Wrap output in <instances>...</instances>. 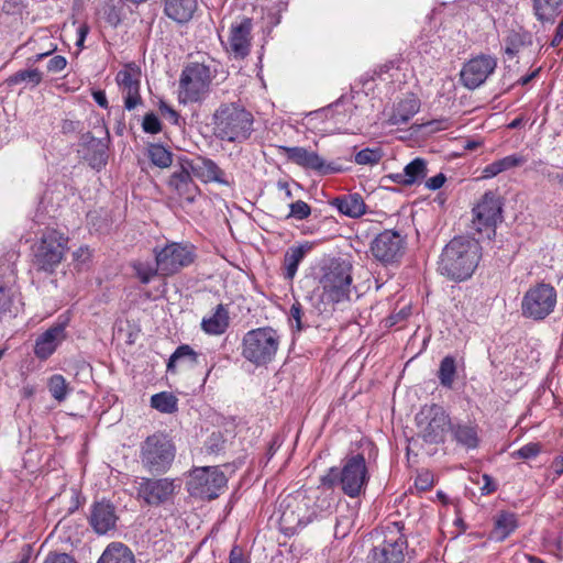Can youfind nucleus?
<instances>
[{
	"instance_id": "nucleus-1",
	"label": "nucleus",
	"mask_w": 563,
	"mask_h": 563,
	"mask_svg": "<svg viewBox=\"0 0 563 563\" xmlns=\"http://www.w3.org/2000/svg\"><path fill=\"white\" fill-rule=\"evenodd\" d=\"M371 479L364 452L346 454L340 467H330L320 477V485L327 489L339 487L350 498H358L365 494Z\"/></svg>"
},
{
	"instance_id": "nucleus-2",
	"label": "nucleus",
	"mask_w": 563,
	"mask_h": 563,
	"mask_svg": "<svg viewBox=\"0 0 563 563\" xmlns=\"http://www.w3.org/2000/svg\"><path fill=\"white\" fill-rule=\"evenodd\" d=\"M482 247L475 239L453 238L442 250L438 271L453 282L468 279L482 257Z\"/></svg>"
},
{
	"instance_id": "nucleus-3",
	"label": "nucleus",
	"mask_w": 563,
	"mask_h": 563,
	"mask_svg": "<svg viewBox=\"0 0 563 563\" xmlns=\"http://www.w3.org/2000/svg\"><path fill=\"white\" fill-rule=\"evenodd\" d=\"M211 120L213 135L222 142L243 143L254 131V117L241 101L221 102Z\"/></svg>"
},
{
	"instance_id": "nucleus-4",
	"label": "nucleus",
	"mask_w": 563,
	"mask_h": 563,
	"mask_svg": "<svg viewBox=\"0 0 563 563\" xmlns=\"http://www.w3.org/2000/svg\"><path fill=\"white\" fill-rule=\"evenodd\" d=\"M217 73L213 60L188 63L179 77V102L184 104L203 102L210 93Z\"/></svg>"
},
{
	"instance_id": "nucleus-5",
	"label": "nucleus",
	"mask_w": 563,
	"mask_h": 563,
	"mask_svg": "<svg viewBox=\"0 0 563 563\" xmlns=\"http://www.w3.org/2000/svg\"><path fill=\"white\" fill-rule=\"evenodd\" d=\"M352 265L345 261L334 260L323 268L319 280L320 299L323 303L350 301L353 289Z\"/></svg>"
},
{
	"instance_id": "nucleus-6",
	"label": "nucleus",
	"mask_w": 563,
	"mask_h": 563,
	"mask_svg": "<svg viewBox=\"0 0 563 563\" xmlns=\"http://www.w3.org/2000/svg\"><path fill=\"white\" fill-rule=\"evenodd\" d=\"M176 455L173 440L164 432L148 435L140 445V461L142 466L152 474L166 473Z\"/></svg>"
},
{
	"instance_id": "nucleus-7",
	"label": "nucleus",
	"mask_w": 563,
	"mask_h": 563,
	"mask_svg": "<svg viewBox=\"0 0 563 563\" xmlns=\"http://www.w3.org/2000/svg\"><path fill=\"white\" fill-rule=\"evenodd\" d=\"M280 336L271 327L250 330L242 341V355L256 366L271 363L279 349Z\"/></svg>"
},
{
	"instance_id": "nucleus-8",
	"label": "nucleus",
	"mask_w": 563,
	"mask_h": 563,
	"mask_svg": "<svg viewBox=\"0 0 563 563\" xmlns=\"http://www.w3.org/2000/svg\"><path fill=\"white\" fill-rule=\"evenodd\" d=\"M68 250V238L57 230H46L33 245V266L41 272L52 274L62 263Z\"/></svg>"
},
{
	"instance_id": "nucleus-9",
	"label": "nucleus",
	"mask_w": 563,
	"mask_h": 563,
	"mask_svg": "<svg viewBox=\"0 0 563 563\" xmlns=\"http://www.w3.org/2000/svg\"><path fill=\"white\" fill-rule=\"evenodd\" d=\"M279 529L285 536H294L307 527L316 518L309 506V499L298 496H286L278 505Z\"/></svg>"
},
{
	"instance_id": "nucleus-10",
	"label": "nucleus",
	"mask_w": 563,
	"mask_h": 563,
	"mask_svg": "<svg viewBox=\"0 0 563 563\" xmlns=\"http://www.w3.org/2000/svg\"><path fill=\"white\" fill-rule=\"evenodd\" d=\"M556 289L548 283L540 282L528 288L521 299V314L526 319L542 321L555 309Z\"/></svg>"
},
{
	"instance_id": "nucleus-11",
	"label": "nucleus",
	"mask_w": 563,
	"mask_h": 563,
	"mask_svg": "<svg viewBox=\"0 0 563 563\" xmlns=\"http://www.w3.org/2000/svg\"><path fill=\"white\" fill-rule=\"evenodd\" d=\"M228 478L219 466L195 467L187 482L190 496L203 500H212L220 496L227 487Z\"/></svg>"
},
{
	"instance_id": "nucleus-12",
	"label": "nucleus",
	"mask_w": 563,
	"mask_h": 563,
	"mask_svg": "<svg viewBox=\"0 0 563 563\" xmlns=\"http://www.w3.org/2000/svg\"><path fill=\"white\" fill-rule=\"evenodd\" d=\"M155 262L161 276L167 277L190 266L196 258L195 246L189 243L170 242L154 249Z\"/></svg>"
},
{
	"instance_id": "nucleus-13",
	"label": "nucleus",
	"mask_w": 563,
	"mask_h": 563,
	"mask_svg": "<svg viewBox=\"0 0 563 563\" xmlns=\"http://www.w3.org/2000/svg\"><path fill=\"white\" fill-rule=\"evenodd\" d=\"M402 528L399 522H393L386 528L385 538L372 549L368 563H406L408 541Z\"/></svg>"
},
{
	"instance_id": "nucleus-14",
	"label": "nucleus",
	"mask_w": 563,
	"mask_h": 563,
	"mask_svg": "<svg viewBox=\"0 0 563 563\" xmlns=\"http://www.w3.org/2000/svg\"><path fill=\"white\" fill-rule=\"evenodd\" d=\"M406 246V235L394 229H385L371 241L369 253L375 261L388 266L400 262Z\"/></svg>"
},
{
	"instance_id": "nucleus-15",
	"label": "nucleus",
	"mask_w": 563,
	"mask_h": 563,
	"mask_svg": "<svg viewBox=\"0 0 563 563\" xmlns=\"http://www.w3.org/2000/svg\"><path fill=\"white\" fill-rule=\"evenodd\" d=\"M416 420L421 438L430 444L444 442L445 433L452 423L450 416L439 405L424 406L416 416Z\"/></svg>"
},
{
	"instance_id": "nucleus-16",
	"label": "nucleus",
	"mask_w": 563,
	"mask_h": 563,
	"mask_svg": "<svg viewBox=\"0 0 563 563\" xmlns=\"http://www.w3.org/2000/svg\"><path fill=\"white\" fill-rule=\"evenodd\" d=\"M501 202L493 191L483 195L481 201L473 208L472 229L488 239L495 234L497 222L501 219Z\"/></svg>"
},
{
	"instance_id": "nucleus-17",
	"label": "nucleus",
	"mask_w": 563,
	"mask_h": 563,
	"mask_svg": "<svg viewBox=\"0 0 563 563\" xmlns=\"http://www.w3.org/2000/svg\"><path fill=\"white\" fill-rule=\"evenodd\" d=\"M175 479L141 477L136 486V497L147 506H159L175 494Z\"/></svg>"
},
{
	"instance_id": "nucleus-18",
	"label": "nucleus",
	"mask_w": 563,
	"mask_h": 563,
	"mask_svg": "<svg viewBox=\"0 0 563 563\" xmlns=\"http://www.w3.org/2000/svg\"><path fill=\"white\" fill-rule=\"evenodd\" d=\"M141 67L135 63L125 64L115 75V82L123 96L124 108L128 111L134 110L142 104L141 97Z\"/></svg>"
},
{
	"instance_id": "nucleus-19",
	"label": "nucleus",
	"mask_w": 563,
	"mask_h": 563,
	"mask_svg": "<svg viewBox=\"0 0 563 563\" xmlns=\"http://www.w3.org/2000/svg\"><path fill=\"white\" fill-rule=\"evenodd\" d=\"M282 152L287 159L306 169L317 172L319 175L341 173L343 168L335 163L325 162L318 153L300 146H282Z\"/></svg>"
},
{
	"instance_id": "nucleus-20",
	"label": "nucleus",
	"mask_w": 563,
	"mask_h": 563,
	"mask_svg": "<svg viewBox=\"0 0 563 563\" xmlns=\"http://www.w3.org/2000/svg\"><path fill=\"white\" fill-rule=\"evenodd\" d=\"M497 58L487 54H479L466 62L461 70V81L468 89L482 86L495 71Z\"/></svg>"
},
{
	"instance_id": "nucleus-21",
	"label": "nucleus",
	"mask_w": 563,
	"mask_h": 563,
	"mask_svg": "<svg viewBox=\"0 0 563 563\" xmlns=\"http://www.w3.org/2000/svg\"><path fill=\"white\" fill-rule=\"evenodd\" d=\"M252 29L253 21L246 16L231 24L228 49L235 58H244L250 54Z\"/></svg>"
},
{
	"instance_id": "nucleus-22",
	"label": "nucleus",
	"mask_w": 563,
	"mask_h": 563,
	"mask_svg": "<svg viewBox=\"0 0 563 563\" xmlns=\"http://www.w3.org/2000/svg\"><path fill=\"white\" fill-rule=\"evenodd\" d=\"M533 45V34L519 23H512L504 33L503 52L508 59L518 57Z\"/></svg>"
},
{
	"instance_id": "nucleus-23",
	"label": "nucleus",
	"mask_w": 563,
	"mask_h": 563,
	"mask_svg": "<svg viewBox=\"0 0 563 563\" xmlns=\"http://www.w3.org/2000/svg\"><path fill=\"white\" fill-rule=\"evenodd\" d=\"M66 322H57L53 324L35 340L34 355L38 360H47L66 340Z\"/></svg>"
},
{
	"instance_id": "nucleus-24",
	"label": "nucleus",
	"mask_w": 563,
	"mask_h": 563,
	"mask_svg": "<svg viewBox=\"0 0 563 563\" xmlns=\"http://www.w3.org/2000/svg\"><path fill=\"white\" fill-rule=\"evenodd\" d=\"M190 173L189 166L180 165V167L170 175L167 183L168 188L175 191L179 199L187 202H194L199 191Z\"/></svg>"
},
{
	"instance_id": "nucleus-25",
	"label": "nucleus",
	"mask_w": 563,
	"mask_h": 563,
	"mask_svg": "<svg viewBox=\"0 0 563 563\" xmlns=\"http://www.w3.org/2000/svg\"><path fill=\"white\" fill-rule=\"evenodd\" d=\"M118 516L110 501H97L92 505L89 522L98 534H106L115 528Z\"/></svg>"
},
{
	"instance_id": "nucleus-26",
	"label": "nucleus",
	"mask_w": 563,
	"mask_h": 563,
	"mask_svg": "<svg viewBox=\"0 0 563 563\" xmlns=\"http://www.w3.org/2000/svg\"><path fill=\"white\" fill-rule=\"evenodd\" d=\"M428 175L427 161L421 157H416L408 163L401 173H394L385 176L394 184L409 187L421 184Z\"/></svg>"
},
{
	"instance_id": "nucleus-27",
	"label": "nucleus",
	"mask_w": 563,
	"mask_h": 563,
	"mask_svg": "<svg viewBox=\"0 0 563 563\" xmlns=\"http://www.w3.org/2000/svg\"><path fill=\"white\" fill-rule=\"evenodd\" d=\"M449 431L455 443L466 451L476 450L479 446V427L475 422H452Z\"/></svg>"
},
{
	"instance_id": "nucleus-28",
	"label": "nucleus",
	"mask_w": 563,
	"mask_h": 563,
	"mask_svg": "<svg viewBox=\"0 0 563 563\" xmlns=\"http://www.w3.org/2000/svg\"><path fill=\"white\" fill-rule=\"evenodd\" d=\"M188 165L191 173L203 183L230 184L224 172L211 158L199 156Z\"/></svg>"
},
{
	"instance_id": "nucleus-29",
	"label": "nucleus",
	"mask_w": 563,
	"mask_h": 563,
	"mask_svg": "<svg viewBox=\"0 0 563 563\" xmlns=\"http://www.w3.org/2000/svg\"><path fill=\"white\" fill-rule=\"evenodd\" d=\"M330 206L334 207L342 216L357 219L367 211V206L360 194H344L330 200Z\"/></svg>"
},
{
	"instance_id": "nucleus-30",
	"label": "nucleus",
	"mask_w": 563,
	"mask_h": 563,
	"mask_svg": "<svg viewBox=\"0 0 563 563\" xmlns=\"http://www.w3.org/2000/svg\"><path fill=\"white\" fill-rule=\"evenodd\" d=\"M165 15L177 24H186L198 8V0H163Z\"/></svg>"
},
{
	"instance_id": "nucleus-31",
	"label": "nucleus",
	"mask_w": 563,
	"mask_h": 563,
	"mask_svg": "<svg viewBox=\"0 0 563 563\" xmlns=\"http://www.w3.org/2000/svg\"><path fill=\"white\" fill-rule=\"evenodd\" d=\"M85 140H87L85 158L92 168L101 169L108 162V139H97L87 133Z\"/></svg>"
},
{
	"instance_id": "nucleus-32",
	"label": "nucleus",
	"mask_w": 563,
	"mask_h": 563,
	"mask_svg": "<svg viewBox=\"0 0 563 563\" xmlns=\"http://www.w3.org/2000/svg\"><path fill=\"white\" fill-rule=\"evenodd\" d=\"M519 527L518 516L515 512L501 510L494 517V528L489 538L496 542L505 541Z\"/></svg>"
},
{
	"instance_id": "nucleus-33",
	"label": "nucleus",
	"mask_w": 563,
	"mask_h": 563,
	"mask_svg": "<svg viewBox=\"0 0 563 563\" xmlns=\"http://www.w3.org/2000/svg\"><path fill=\"white\" fill-rule=\"evenodd\" d=\"M230 325V314L227 306L219 303L213 313L201 320V329L209 335H221Z\"/></svg>"
},
{
	"instance_id": "nucleus-34",
	"label": "nucleus",
	"mask_w": 563,
	"mask_h": 563,
	"mask_svg": "<svg viewBox=\"0 0 563 563\" xmlns=\"http://www.w3.org/2000/svg\"><path fill=\"white\" fill-rule=\"evenodd\" d=\"M198 364H200V354L188 344H181L169 356L167 372L176 373L177 365L192 368Z\"/></svg>"
},
{
	"instance_id": "nucleus-35",
	"label": "nucleus",
	"mask_w": 563,
	"mask_h": 563,
	"mask_svg": "<svg viewBox=\"0 0 563 563\" xmlns=\"http://www.w3.org/2000/svg\"><path fill=\"white\" fill-rule=\"evenodd\" d=\"M97 563H135V556L124 543L111 542L103 550Z\"/></svg>"
},
{
	"instance_id": "nucleus-36",
	"label": "nucleus",
	"mask_w": 563,
	"mask_h": 563,
	"mask_svg": "<svg viewBox=\"0 0 563 563\" xmlns=\"http://www.w3.org/2000/svg\"><path fill=\"white\" fill-rule=\"evenodd\" d=\"M526 162L527 157L519 153L505 156L500 159L494 161L493 163L486 165L483 168L482 177L485 179L496 177L503 172L523 165Z\"/></svg>"
},
{
	"instance_id": "nucleus-37",
	"label": "nucleus",
	"mask_w": 563,
	"mask_h": 563,
	"mask_svg": "<svg viewBox=\"0 0 563 563\" xmlns=\"http://www.w3.org/2000/svg\"><path fill=\"white\" fill-rule=\"evenodd\" d=\"M563 11V0H533V14L542 23H553Z\"/></svg>"
},
{
	"instance_id": "nucleus-38",
	"label": "nucleus",
	"mask_w": 563,
	"mask_h": 563,
	"mask_svg": "<svg viewBox=\"0 0 563 563\" xmlns=\"http://www.w3.org/2000/svg\"><path fill=\"white\" fill-rule=\"evenodd\" d=\"M311 250V245L306 243L298 246H292L287 250L284 256V276L286 279H294L297 274L298 266L303 260L306 253Z\"/></svg>"
},
{
	"instance_id": "nucleus-39",
	"label": "nucleus",
	"mask_w": 563,
	"mask_h": 563,
	"mask_svg": "<svg viewBox=\"0 0 563 563\" xmlns=\"http://www.w3.org/2000/svg\"><path fill=\"white\" fill-rule=\"evenodd\" d=\"M420 103L416 98L400 100L394 108L389 122L394 125L406 124L419 111Z\"/></svg>"
},
{
	"instance_id": "nucleus-40",
	"label": "nucleus",
	"mask_w": 563,
	"mask_h": 563,
	"mask_svg": "<svg viewBox=\"0 0 563 563\" xmlns=\"http://www.w3.org/2000/svg\"><path fill=\"white\" fill-rule=\"evenodd\" d=\"M457 376V361L453 355H445L439 365L437 377L443 388L451 389Z\"/></svg>"
},
{
	"instance_id": "nucleus-41",
	"label": "nucleus",
	"mask_w": 563,
	"mask_h": 563,
	"mask_svg": "<svg viewBox=\"0 0 563 563\" xmlns=\"http://www.w3.org/2000/svg\"><path fill=\"white\" fill-rule=\"evenodd\" d=\"M356 106L350 99H339L336 102L324 109L327 117L331 115L335 123H347L351 121Z\"/></svg>"
},
{
	"instance_id": "nucleus-42",
	"label": "nucleus",
	"mask_w": 563,
	"mask_h": 563,
	"mask_svg": "<svg viewBox=\"0 0 563 563\" xmlns=\"http://www.w3.org/2000/svg\"><path fill=\"white\" fill-rule=\"evenodd\" d=\"M147 157L158 168H167L173 163V153L159 143H152L147 146Z\"/></svg>"
},
{
	"instance_id": "nucleus-43",
	"label": "nucleus",
	"mask_w": 563,
	"mask_h": 563,
	"mask_svg": "<svg viewBox=\"0 0 563 563\" xmlns=\"http://www.w3.org/2000/svg\"><path fill=\"white\" fill-rule=\"evenodd\" d=\"M43 80V73L30 66L27 69H21L14 74H12L8 79L7 84L9 86H16L22 82L30 84L32 87L38 86Z\"/></svg>"
},
{
	"instance_id": "nucleus-44",
	"label": "nucleus",
	"mask_w": 563,
	"mask_h": 563,
	"mask_svg": "<svg viewBox=\"0 0 563 563\" xmlns=\"http://www.w3.org/2000/svg\"><path fill=\"white\" fill-rule=\"evenodd\" d=\"M151 406L162 413H174L178 410V399L172 393L162 391L151 397Z\"/></svg>"
},
{
	"instance_id": "nucleus-45",
	"label": "nucleus",
	"mask_w": 563,
	"mask_h": 563,
	"mask_svg": "<svg viewBox=\"0 0 563 563\" xmlns=\"http://www.w3.org/2000/svg\"><path fill=\"white\" fill-rule=\"evenodd\" d=\"M14 306V292L11 287L0 283V321L5 318L14 317L16 313Z\"/></svg>"
},
{
	"instance_id": "nucleus-46",
	"label": "nucleus",
	"mask_w": 563,
	"mask_h": 563,
	"mask_svg": "<svg viewBox=\"0 0 563 563\" xmlns=\"http://www.w3.org/2000/svg\"><path fill=\"white\" fill-rule=\"evenodd\" d=\"M38 40L47 41V47L46 51L37 52L35 55L26 59V64L31 67L41 62L43 58L52 55L57 49V45L53 43L52 37L46 32H42L34 37H31L26 45L33 44V49H36Z\"/></svg>"
},
{
	"instance_id": "nucleus-47",
	"label": "nucleus",
	"mask_w": 563,
	"mask_h": 563,
	"mask_svg": "<svg viewBox=\"0 0 563 563\" xmlns=\"http://www.w3.org/2000/svg\"><path fill=\"white\" fill-rule=\"evenodd\" d=\"M131 267L136 278L143 285L150 284L155 276L161 275V271H158V266L156 263L155 265H153L151 262L147 261H134L131 264Z\"/></svg>"
},
{
	"instance_id": "nucleus-48",
	"label": "nucleus",
	"mask_w": 563,
	"mask_h": 563,
	"mask_svg": "<svg viewBox=\"0 0 563 563\" xmlns=\"http://www.w3.org/2000/svg\"><path fill=\"white\" fill-rule=\"evenodd\" d=\"M47 387L52 397L58 402L64 401L69 391L68 384L65 377L60 374H55L51 376V378L48 379Z\"/></svg>"
},
{
	"instance_id": "nucleus-49",
	"label": "nucleus",
	"mask_w": 563,
	"mask_h": 563,
	"mask_svg": "<svg viewBox=\"0 0 563 563\" xmlns=\"http://www.w3.org/2000/svg\"><path fill=\"white\" fill-rule=\"evenodd\" d=\"M384 153L380 147H374V148H363L358 151L354 156V162L357 165H375L380 162L383 158Z\"/></svg>"
},
{
	"instance_id": "nucleus-50",
	"label": "nucleus",
	"mask_w": 563,
	"mask_h": 563,
	"mask_svg": "<svg viewBox=\"0 0 563 563\" xmlns=\"http://www.w3.org/2000/svg\"><path fill=\"white\" fill-rule=\"evenodd\" d=\"M122 8L117 7L112 2L103 5V16L108 24L115 27L121 23Z\"/></svg>"
},
{
	"instance_id": "nucleus-51",
	"label": "nucleus",
	"mask_w": 563,
	"mask_h": 563,
	"mask_svg": "<svg viewBox=\"0 0 563 563\" xmlns=\"http://www.w3.org/2000/svg\"><path fill=\"white\" fill-rule=\"evenodd\" d=\"M311 214L310 206L303 200H297L289 205L288 218L305 220Z\"/></svg>"
},
{
	"instance_id": "nucleus-52",
	"label": "nucleus",
	"mask_w": 563,
	"mask_h": 563,
	"mask_svg": "<svg viewBox=\"0 0 563 563\" xmlns=\"http://www.w3.org/2000/svg\"><path fill=\"white\" fill-rule=\"evenodd\" d=\"M540 452L541 445L539 443L530 442L521 446L519 450L515 451L512 453V456L529 460L538 456Z\"/></svg>"
},
{
	"instance_id": "nucleus-53",
	"label": "nucleus",
	"mask_w": 563,
	"mask_h": 563,
	"mask_svg": "<svg viewBox=\"0 0 563 563\" xmlns=\"http://www.w3.org/2000/svg\"><path fill=\"white\" fill-rule=\"evenodd\" d=\"M142 128L146 133L156 134L161 132L162 124L159 119L151 112L144 115Z\"/></svg>"
},
{
	"instance_id": "nucleus-54",
	"label": "nucleus",
	"mask_w": 563,
	"mask_h": 563,
	"mask_svg": "<svg viewBox=\"0 0 563 563\" xmlns=\"http://www.w3.org/2000/svg\"><path fill=\"white\" fill-rule=\"evenodd\" d=\"M302 316L303 310L301 303L299 301H295L289 310V322H295V328L297 331H301L305 328L301 320Z\"/></svg>"
},
{
	"instance_id": "nucleus-55",
	"label": "nucleus",
	"mask_w": 563,
	"mask_h": 563,
	"mask_svg": "<svg viewBox=\"0 0 563 563\" xmlns=\"http://www.w3.org/2000/svg\"><path fill=\"white\" fill-rule=\"evenodd\" d=\"M434 481L433 475L429 471L421 472L415 479V486L417 489L426 492L433 487Z\"/></svg>"
},
{
	"instance_id": "nucleus-56",
	"label": "nucleus",
	"mask_w": 563,
	"mask_h": 563,
	"mask_svg": "<svg viewBox=\"0 0 563 563\" xmlns=\"http://www.w3.org/2000/svg\"><path fill=\"white\" fill-rule=\"evenodd\" d=\"M67 66V59L62 55L53 56L47 63V70L49 73H60Z\"/></svg>"
},
{
	"instance_id": "nucleus-57",
	"label": "nucleus",
	"mask_w": 563,
	"mask_h": 563,
	"mask_svg": "<svg viewBox=\"0 0 563 563\" xmlns=\"http://www.w3.org/2000/svg\"><path fill=\"white\" fill-rule=\"evenodd\" d=\"M43 563H77L76 560L67 553H49Z\"/></svg>"
},
{
	"instance_id": "nucleus-58",
	"label": "nucleus",
	"mask_w": 563,
	"mask_h": 563,
	"mask_svg": "<svg viewBox=\"0 0 563 563\" xmlns=\"http://www.w3.org/2000/svg\"><path fill=\"white\" fill-rule=\"evenodd\" d=\"M445 180V175L443 173H439L435 176H432L429 179H427L424 186L429 190H438L444 185Z\"/></svg>"
},
{
	"instance_id": "nucleus-59",
	"label": "nucleus",
	"mask_w": 563,
	"mask_h": 563,
	"mask_svg": "<svg viewBox=\"0 0 563 563\" xmlns=\"http://www.w3.org/2000/svg\"><path fill=\"white\" fill-rule=\"evenodd\" d=\"M159 110H161L162 114L165 118H167L173 124H178L179 123L180 115H179V113L175 109H173L168 104L162 102L161 107H159Z\"/></svg>"
},
{
	"instance_id": "nucleus-60",
	"label": "nucleus",
	"mask_w": 563,
	"mask_h": 563,
	"mask_svg": "<svg viewBox=\"0 0 563 563\" xmlns=\"http://www.w3.org/2000/svg\"><path fill=\"white\" fill-rule=\"evenodd\" d=\"M73 257L75 262L86 264L90 261L91 253L87 246H80L73 253Z\"/></svg>"
},
{
	"instance_id": "nucleus-61",
	"label": "nucleus",
	"mask_w": 563,
	"mask_h": 563,
	"mask_svg": "<svg viewBox=\"0 0 563 563\" xmlns=\"http://www.w3.org/2000/svg\"><path fill=\"white\" fill-rule=\"evenodd\" d=\"M81 130V122L74 120H64L62 123L63 133H74Z\"/></svg>"
},
{
	"instance_id": "nucleus-62",
	"label": "nucleus",
	"mask_w": 563,
	"mask_h": 563,
	"mask_svg": "<svg viewBox=\"0 0 563 563\" xmlns=\"http://www.w3.org/2000/svg\"><path fill=\"white\" fill-rule=\"evenodd\" d=\"M484 485L481 487L482 495H488L496 490V484L494 483L493 478L484 474L483 475Z\"/></svg>"
},
{
	"instance_id": "nucleus-63",
	"label": "nucleus",
	"mask_w": 563,
	"mask_h": 563,
	"mask_svg": "<svg viewBox=\"0 0 563 563\" xmlns=\"http://www.w3.org/2000/svg\"><path fill=\"white\" fill-rule=\"evenodd\" d=\"M229 563H244L243 551L240 547L234 545L229 555Z\"/></svg>"
},
{
	"instance_id": "nucleus-64",
	"label": "nucleus",
	"mask_w": 563,
	"mask_h": 563,
	"mask_svg": "<svg viewBox=\"0 0 563 563\" xmlns=\"http://www.w3.org/2000/svg\"><path fill=\"white\" fill-rule=\"evenodd\" d=\"M563 40V19L561 20V22L558 24L556 29H555V33H554V36L550 43V45L552 47H555L558 46Z\"/></svg>"
}]
</instances>
